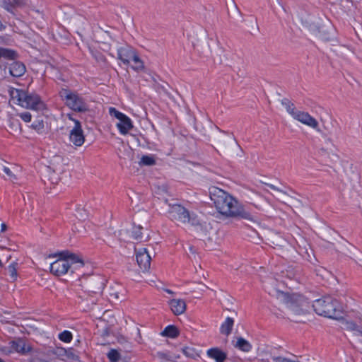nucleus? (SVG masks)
I'll return each mask as SVG.
<instances>
[{
    "mask_svg": "<svg viewBox=\"0 0 362 362\" xmlns=\"http://www.w3.org/2000/svg\"><path fill=\"white\" fill-rule=\"evenodd\" d=\"M2 170L11 180H16V175L9 167L4 165L3 166Z\"/></svg>",
    "mask_w": 362,
    "mask_h": 362,
    "instance_id": "30",
    "label": "nucleus"
},
{
    "mask_svg": "<svg viewBox=\"0 0 362 362\" xmlns=\"http://www.w3.org/2000/svg\"><path fill=\"white\" fill-rule=\"evenodd\" d=\"M233 325L234 320L230 317H226L224 322L221 325V334L226 337L229 336L232 332Z\"/></svg>",
    "mask_w": 362,
    "mask_h": 362,
    "instance_id": "17",
    "label": "nucleus"
},
{
    "mask_svg": "<svg viewBox=\"0 0 362 362\" xmlns=\"http://www.w3.org/2000/svg\"><path fill=\"white\" fill-rule=\"evenodd\" d=\"M12 347L13 352L16 351L21 354H25L30 351V347L26 345L25 342L21 339L9 342Z\"/></svg>",
    "mask_w": 362,
    "mask_h": 362,
    "instance_id": "16",
    "label": "nucleus"
},
{
    "mask_svg": "<svg viewBox=\"0 0 362 362\" xmlns=\"http://www.w3.org/2000/svg\"><path fill=\"white\" fill-rule=\"evenodd\" d=\"M183 354L187 357H193L194 355V351L192 348L185 347L182 349Z\"/></svg>",
    "mask_w": 362,
    "mask_h": 362,
    "instance_id": "32",
    "label": "nucleus"
},
{
    "mask_svg": "<svg viewBox=\"0 0 362 362\" xmlns=\"http://www.w3.org/2000/svg\"><path fill=\"white\" fill-rule=\"evenodd\" d=\"M33 129L40 131L44 128V123L42 121H38L37 122H35L32 124Z\"/></svg>",
    "mask_w": 362,
    "mask_h": 362,
    "instance_id": "35",
    "label": "nucleus"
},
{
    "mask_svg": "<svg viewBox=\"0 0 362 362\" xmlns=\"http://www.w3.org/2000/svg\"><path fill=\"white\" fill-rule=\"evenodd\" d=\"M168 213L169 218L177 225H182L187 223L194 224V218L192 217L189 211L180 204H169Z\"/></svg>",
    "mask_w": 362,
    "mask_h": 362,
    "instance_id": "8",
    "label": "nucleus"
},
{
    "mask_svg": "<svg viewBox=\"0 0 362 362\" xmlns=\"http://www.w3.org/2000/svg\"><path fill=\"white\" fill-rule=\"evenodd\" d=\"M168 305L171 311L175 315L183 314L187 309V304L185 300L174 298L168 301Z\"/></svg>",
    "mask_w": 362,
    "mask_h": 362,
    "instance_id": "12",
    "label": "nucleus"
},
{
    "mask_svg": "<svg viewBox=\"0 0 362 362\" xmlns=\"http://www.w3.org/2000/svg\"><path fill=\"white\" fill-rule=\"evenodd\" d=\"M159 359V362H177L180 355L169 351H158L154 356Z\"/></svg>",
    "mask_w": 362,
    "mask_h": 362,
    "instance_id": "14",
    "label": "nucleus"
},
{
    "mask_svg": "<svg viewBox=\"0 0 362 362\" xmlns=\"http://www.w3.org/2000/svg\"><path fill=\"white\" fill-rule=\"evenodd\" d=\"M235 346L245 352H249L252 349L250 343L243 337H238L237 339Z\"/></svg>",
    "mask_w": 362,
    "mask_h": 362,
    "instance_id": "19",
    "label": "nucleus"
},
{
    "mask_svg": "<svg viewBox=\"0 0 362 362\" xmlns=\"http://www.w3.org/2000/svg\"><path fill=\"white\" fill-rule=\"evenodd\" d=\"M59 339L64 342H70L72 339V334L69 331H64L59 335Z\"/></svg>",
    "mask_w": 362,
    "mask_h": 362,
    "instance_id": "29",
    "label": "nucleus"
},
{
    "mask_svg": "<svg viewBox=\"0 0 362 362\" xmlns=\"http://www.w3.org/2000/svg\"><path fill=\"white\" fill-rule=\"evenodd\" d=\"M156 164V160L154 156H144L141 157V160L139 161L140 165H153Z\"/></svg>",
    "mask_w": 362,
    "mask_h": 362,
    "instance_id": "25",
    "label": "nucleus"
},
{
    "mask_svg": "<svg viewBox=\"0 0 362 362\" xmlns=\"http://www.w3.org/2000/svg\"><path fill=\"white\" fill-rule=\"evenodd\" d=\"M282 105L294 120L316 132H320L321 131L319 122L308 112L298 109L292 103L287 100L282 101Z\"/></svg>",
    "mask_w": 362,
    "mask_h": 362,
    "instance_id": "5",
    "label": "nucleus"
},
{
    "mask_svg": "<svg viewBox=\"0 0 362 362\" xmlns=\"http://www.w3.org/2000/svg\"><path fill=\"white\" fill-rule=\"evenodd\" d=\"M272 243L276 247H283L286 240L279 235L275 234L271 238Z\"/></svg>",
    "mask_w": 362,
    "mask_h": 362,
    "instance_id": "27",
    "label": "nucleus"
},
{
    "mask_svg": "<svg viewBox=\"0 0 362 362\" xmlns=\"http://www.w3.org/2000/svg\"><path fill=\"white\" fill-rule=\"evenodd\" d=\"M165 292H167L169 294H173L174 293V292L173 291L170 290V289H165Z\"/></svg>",
    "mask_w": 362,
    "mask_h": 362,
    "instance_id": "40",
    "label": "nucleus"
},
{
    "mask_svg": "<svg viewBox=\"0 0 362 362\" xmlns=\"http://www.w3.org/2000/svg\"><path fill=\"white\" fill-rule=\"evenodd\" d=\"M163 336H166L171 338H175L178 336L179 332L177 329L173 325L168 326L162 332Z\"/></svg>",
    "mask_w": 362,
    "mask_h": 362,
    "instance_id": "22",
    "label": "nucleus"
},
{
    "mask_svg": "<svg viewBox=\"0 0 362 362\" xmlns=\"http://www.w3.org/2000/svg\"><path fill=\"white\" fill-rule=\"evenodd\" d=\"M1 231H2V232H4V231L6 230V224H5V223H2V224H1Z\"/></svg>",
    "mask_w": 362,
    "mask_h": 362,
    "instance_id": "39",
    "label": "nucleus"
},
{
    "mask_svg": "<svg viewBox=\"0 0 362 362\" xmlns=\"http://www.w3.org/2000/svg\"><path fill=\"white\" fill-rule=\"evenodd\" d=\"M209 357L214 359L216 362H224L226 354L218 348H212L207 351Z\"/></svg>",
    "mask_w": 362,
    "mask_h": 362,
    "instance_id": "18",
    "label": "nucleus"
},
{
    "mask_svg": "<svg viewBox=\"0 0 362 362\" xmlns=\"http://www.w3.org/2000/svg\"><path fill=\"white\" fill-rule=\"evenodd\" d=\"M8 93L11 101L24 108L41 110L45 107L40 97L35 93H29L13 88H9Z\"/></svg>",
    "mask_w": 362,
    "mask_h": 362,
    "instance_id": "4",
    "label": "nucleus"
},
{
    "mask_svg": "<svg viewBox=\"0 0 362 362\" xmlns=\"http://www.w3.org/2000/svg\"><path fill=\"white\" fill-rule=\"evenodd\" d=\"M67 117L74 124L69 133V141L76 147L81 146L85 142V135L82 129L80 121L74 119L72 115L68 114Z\"/></svg>",
    "mask_w": 362,
    "mask_h": 362,
    "instance_id": "10",
    "label": "nucleus"
},
{
    "mask_svg": "<svg viewBox=\"0 0 362 362\" xmlns=\"http://www.w3.org/2000/svg\"><path fill=\"white\" fill-rule=\"evenodd\" d=\"M17 270H18V263L16 262H13L11 263L7 267V271L13 281H15L17 279V276H18Z\"/></svg>",
    "mask_w": 362,
    "mask_h": 362,
    "instance_id": "23",
    "label": "nucleus"
},
{
    "mask_svg": "<svg viewBox=\"0 0 362 362\" xmlns=\"http://www.w3.org/2000/svg\"><path fill=\"white\" fill-rule=\"evenodd\" d=\"M103 46L104 47H101V49L105 50V51H107L109 49V47H110V46L108 45H106V44H103Z\"/></svg>",
    "mask_w": 362,
    "mask_h": 362,
    "instance_id": "37",
    "label": "nucleus"
},
{
    "mask_svg": "<svg viewBox=\"0 0 362 362\" xmlns=\"http://www.w3.org/2000/svg\"><path fill=\"white\" fill-rule=\"evenodd\" d=\"M86 216V214H85V215H84V216H83V215H82V214H81V215H80V217H81V218H84Z\"/></svg>",
    "mask_w": 362,
    "mask_h": 362,
    "instance_id": "41",
    "label": "nucleus"
},
{
    "mask_svg": "<svg viewBox=\"0 0 362 362\" xmlns=\"http://www.w3.org/2000/svg\"><path fill=\"white\" fill-rule=\"evenodd\" d=\"M137 264L143 272H148L150 269L151 257L147 248H135Z\"/></svg>",
    "mask_w": 362,
    "mask_h": 362,
    "instance_id": "11",
    "label": "nucleus"
},
{
    "mask_svg": "<svg viewBox=\"0 0 362 362\" xmlns=\"http://www.w3.org/2000/svg\"><path fill=\"white\" fill-rule=\"evenodd\" d=\"M98 60H100V61H103V62H105V58L102 56V55H100L98 57L97 56H95Z\"/></svg>",
    "mask_w": 362,
    "mask_h": 362,
    "instance_id": "36",
    "label": "nucleus"
},
{
    "mask_svg": "<svg viewBox=\"0 0 362 362\" xmlns=\"http://www.w3.org/2000/svg\"><path fill=\"white\" fill-rule=\"evenodd\" d=\"M0 362H4V361L0 358Z\"/></svg>",
    "mask_w": 362,
    "mask_h": 362,
    "instance_id": "42",
    "label": "nucleus"
},
{
    "mask_svg": "<svg viewBox=\"0 0 362 362\" xmlns=\"http://www.w3.org/2000/svg\"><path fill=\"white\" fill-rule=\"evenodd\" d=\"M313 307L316 313L329 318H334L342 312L339 302L331 296H325L316 300Z\"/></svg>",
    "mask_w": 362,
    "mask_h": 362,
    "instance_id": "6",
    "label": "nucleus"
},
{
    "mask_svg": "<svg viewBox=\"0 0 362 362\" xmlns=\"http://www.w3.org/2000/svg\"><path fill=\"white\" fill-rule=\"evenodd\" d=\"M135 54V51L129 47H122L118 49V59L127 65Z\"/></svg>",
    "mask_w": 362,
    "mask_h": 362,
    "instance_id": "13",
    "label": "nucleus"
},
{
    "mask_svg": "<svg viewBox=\"0 0 362 362\" xmlns=\"http://www.w3.org/2000/svg\"><path fill=\"white\" fill-rule=\"evenodd\" d=\"M143 230H144V228L142 226H141L139 225L134 226V227L132 228V235L135 240H139V241H143V240H147V237H145L143 235Z\"/></svg>",
    "mask_w": 362,
    "mask_h": 362,
    "instance_id": "20",
    "label": "nucleus"
},
{
    "mask_svg": "<svg viewBox=\"0 0 362 362\" xmlns=\"http://www.w3.org/2000/svg\"><path fill=\"white\" fill-rule=\"evenodd\" d=\"M6 26L2 23V22L0 21V31L4 30Z\"/></svg>",
    "mask_w": 362,
    "mask_h": 362,
    "instance_id": "38",
    "label": "nucleus"
},
{
    "mask_svg": "<svg viewBox=\"0 0 362 362\" xmlns=\"http://www.w3.org/2000/svg\"><path fill=\"white\" fill-rule=\"evenodd\" d=\"M17 57V54L15 51L0 47V57H4L8 59H13Z\"/></svg>",
    "mask_w": 362,
    "mask_h": 362,
    "instance_id": "21",
    "label": "nucleus"
},
{
    "mask_svg": "<svg viewBox=\"0 0 362 362\" xmlns=\"http://www.w3.org/2000/svg\"><path fill=\"white\" fill-rule=\"evenodd\" d=\"M59 96L65 105L75 112H86L89 111V105L84 98L76 92L67 88L59 91Z\"/></svg>",
    "mask_w": 362,
    "mask_h": 362,
    "instance_id": "7",
    "label": "nucleus"
},
{
    "mask_svg": "<svg viewBox=\"0 0 362 362\" xmlns=\"http://www.w3.org/2000/svg\"><path fill=\"white\" fill-rule=\"evenodd\" d=\"M276 298L284 303L287 314L292 320L298 321V317L307 312L308 303L296 295L290 296L286 293L277 291Z\"/></svg>",
    "mask_w": 362,
    "mask_h": 362,
    "instance_id": "2",
    "label": "nucleus"
},
{
    "mask_svg": "<svg viewBox=\"0 0 362 362\" xmlns=\"http://www.w3.org/2000/svg\"><path fill=\"white\" fill-rule=\"evenodd\" d=\"M361 336L362 337V331L361 332Z\"/></svg>",
    "mask_w": 362,
    "mask_h": 362,
    "instance_id": "43",
    "label": "nucleus"
},
{
    "mask_svg": "<svg viewBox=\"0 0 362 362\" xmlns=\"http://www.w3.org/2000/svg\"><path fill=\"white\" fill-rule=\"evenodd\" d=\"M0 351L1 353L4 354H9L13 352L12 347L11 344H8V346H4L0 348Z\"/></svg>",
    "mask_w": 362,
    "mask_h": 362,
    "instance_id": "33",
    "label": "nucleus"
},
{
    "mask_svg": "<svg viewBox=\"0 0 362 362\" xmlns=\"http://www.w3.org/2000/svg\"><path fill=\"white\" fill-rule=\"evenodd\" d=\"M83 259L69 251H64L59 255V258L50 264V272L55 276H62L66 274L69 269L74 267L83 266Z\"/></svg>",
    "mask_w": 362,
    "mask_h": 362,
    "instance_id": "3",
    "label": "nucleus"
},
{
    "mask_svg": "<svg viewBox=\"0 0 362 362\" xmlns=\"http://www.w3.org/2000/svg\"><path fill=\"white\" fill-rule=\"evenodd\" d=\"M19 117L25 122H29L31 120V115L30 112H25L18 115Z\"/></svg>",
    "mask_w": 362,
    "mask_h": 362,
    "instance_id": "31",
    "label": "nucleus"
},
{
    "mask_svg": "<svg viewBox=\"0 0 362 362\" xmlns=\"http://www.w3.org/2000/svg\"><path fill=\"white\" fill-rule=\"evenodd\" d=\"M271 187L273 188L274 189L276 190V192H277L276 197L278 199H279V200L284 199V197L287 196L285 192H284L281 190L276 189L273 185H271Z\"/></svg>",
    "mask_w": 362,
    "mask_h": 362,
    "instance_id": "34",
    "label": "nucleus"
},
{
    "mask_svg": "<svg viewBox=\"0 0 362 362\" xmlns=\"http://www.w3.org/2000/svg\"><path fill=\"white\" fill-rule=\"evenodd\" d=\"M134 62V65L132 66V69L136 71H141L144 69V64L143 61L139 58V57L135 54L133 57L132 59Z\"/></svg>",
    "mask_w": 362,
    "mask_h": 362,
    "instance_id": "24",
    "label": "nucleus"
},
{
    "mask_svg": "<svg viewBox=\"0 0 362 362\" xmlns=\"http://www.w3.org/2000/svg\"><path fill=\"white\" fill-rule=\"evenodd\" d=\"M108 111L110 116L114 117L118 119V122L116 124V127H117L121 134L126 135L134 128V124L132 119L126 115L118 111L113 107H109Z\"/></svg>",
    "mask_w": 362,
    "mask_h": 362,
    "instance_id": "9",
    "label": "nucleus"
},
{
    "mask_svg": "<svg viewBox=\"0 0 362 362\" xmlns=\"http://www.w3.org/2000/svg\"><path fill=\"white\" fill-rule=\"evenodd\" d=\"M346 328L351 331L354 332V334L358 336H361V332L362 331V327L356 325L355 322L352 321H349L346 323Z\"/></svg>",
    "mask_w": 362,
    "mask_h": 362,
    "instance_id": "26",
    "label": "nucleus"
},
{
    "mask_svg": "<svg viewBox=\"0 0 362 362\" xmlns=\"http://www.w3.org/2000/svg\"><path fill=\"white\" fill-rule=\"evenodd\" d=\"M25 72V66L18 62H13L9 66V73L14 77H20Z\"/></svg>",
    "mask_w": 362,
    "mask_h": 362,
    "instance_id": "15",
    "label": "nucleus"
},
{
    "mask_svg": "<svg viewBox=\"0 0 362 362\" xmlns=\"http://www.w3.org/2000/svg\"><path fill=\"white\" fill-rule=\"evenodd\" d=\"M107 358L111 362H117L119 358V353L115 349H111L107 354Z\"/></svg>",
    "mask_w": 362,
    "mask_h": 362,
    "instance_id": "28",
    "label": "nucleus"
},
{
    "mask_svg": "<svg viewBox=\"0 0 362 362\" xmlns=\"http://www.w3.org/2000/svg\"><path fill=\"white\" fill-rule=\"evenodd\" d=\"M210 198L217 211L227 218H247L250 216L234 197L218 187L210 189Z\"/></svg>",
    "mask_w": 362,
    "mask_h": 362,
    "instance_id": "1",
    "label": "nucleus"
}]
</instances>
